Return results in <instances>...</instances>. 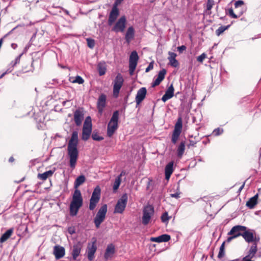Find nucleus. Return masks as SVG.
<instances>
[{
    "instance_id": "obj_18",
    "label": "nucleus",
    "mask_w": 261,
    "mask_h": 261,
    "mask_svg": "<svg viewBox=\"0 0 261 261\" xmlns=\"http://www.w3.org/2000/svg\"><path fill=\"white\" fill-rule=\"evenodd\" d=\"M53 254L56 259H59L65 255V248L62 246L56 245L54 247Z\"/></svg>"
},
{
    "instance_id": "obj_50",
    "label": "nucleus",
    "mask_w": 261,
    "mask_h": 261,
    "mask_svg": "<svg viewBox=\"0 0 261 261\" xmlns=\"http://www.w3.org/2000/svg\"><path fill=\"white\" fill-rule=\"evenodd\" d=\"M153 68V62H151V63H150L149 65H148V66L146 68L145 71L146 72H148L150 70L152 69Z\"/></svg>"
},
{
    "instance_id": "obj_17",
    "label": "nucleus",
    "mask_w": 261,
    "mask_h": 261,
    "mask_svg": "<svg viewBox=\"0 0 261 261\" xmlns=\"http://www.w3.org/2000/svg\"><path fill=\"white\" fill-rule=\"evenodd\" d=\"M82 247V243L80 242L74 244L71 252V255L74 260H76L80 255Z\"/></svg>"
},
{
    "instance_id": "obj_8",
    "label": "nucleus",
    "mask_w": 261,
    "mask_h": 261,
    "mask_svg": "<svg viewBox=\"0 0 261 261\" xmlns=\"http://www.w3.org/2000/svg\"><path fill=\"white\" fill-rule=\"evenodd\" d=\"M101 190L99 186H97L92 194L91 197L90 199L89 209L93 210L97 203L99 202L100 198Z\"/></svg>"
},
{
    "instance_id": "obj_16",
    "label": "nucleus",
    "mask_w": 261,
    "mask_h": 261,
    "mask_svg": "<svg viewBox=\"0 0 261 261\" xmlns=\"http://www.w3.org/2000/svg\"><path fill=\"white\" fill-rule=\"evenodd\" d=\"M146 93L147 90L145 87H142L138 90L135 97V101L137 105H140V103L145 99Z\"/></svg>"
},
{
    "instance_id": "obj_14",
    "label": "nucleus",
    "mask_w": 261,
    "mask_h": 261,
    "mask_svg": "<svg viewBox=\"0 0 261 261\" xmlns=\"http://www.w3.org/2000/svg\"><path fill=\"white\" fill-rule=\"evenodd\" d=\"M246 229V227L242 225H236L233 226L228 233V235H234L236 238L242 236L243 232Z\"/></svg>"
},
{
    "instance_id": "obj_25",
    "label": "nucleus",
    "mask_w": 261,
    "mask_h": 261,
    "mask_svg": "<svg viewBox=\"0 0 261 261\" xmlns=\"http://www.w3.org/2000/svg\"><path fill=\"white\" fill-rule=\"evenodd\" d=\"M171 239L169 235L164 234L158 237H152L150 238V241L154 242L161 243V242H167L169 241Z\"/></svg>"
},
{
    "instance_id": "obj_4",
    "label": "nucleus",
    "mask_w": 261,
    "mask_h": 261,
    "mask_svg": "<svg viewBox=\"0 0 261 261\" xmlns=\"http://www.w3.org/2000/svg\"><path fill=\"white\" fill-rule=\"evenodd\" d=\"M153 214L154 208L152 206L148 205L144 206L143 210V216L142 218V224L144 225L148 224Z\"/></svg>"
},
{
    "instance_id": "obj_28",
    "label": "nucleus",
    "mask_w": 261,
    "mask_h": 261,
    "mask_svg": "<svg viewBox=\"0 0 261 261\" xmlns=\"http://www.w3.org/2000/svg\"><path fill=\"white\" fill-rule=\"evenodd\" d=\"M169 56L168 58V59L169 61V64L171 66L176 67L178 66L179 63L177 60L176 59V57L177 56L176 54L174 53L169 51L168 53Z\"/></svg>"
},
{
    "instance_id": "obj_1",
    "label": "nucleus",
    "mask_w": 261,
    "mask_h": 261,
    "mask_svg": "<svg viewBox=\"0 0 261 261\" xmlns=\"http://www.w3.org/2000/svg\"><path fill=\"white\" fill-rule=\"evenodd\" d=\"M78 143V133L74 131L72 133L70 140L68 144V154L69 155L70 161V166L72 169L75 167L78 158V150L77 146Z\"/></svg>"
},
{
    "instance_id": "obj_38",
    "label": "nucleus",
    "mask_w": 261,
    "mask_h": 261,
    "mask_svg": "<svg viewBox=\"0 0 261 261\" xmlns=\"http://www.w3.org/2000/svg\"><path fill=\"white\" fill-rule=\"evenodd\" d=\"M237 12H238V14H236L233 12V11L232 8L229 9L228 10V13L229 15L231 17L233 18H237L239 17L243 14V11H239V12L237 11Z\"/></svg>"
},
{
    "instance_id": "obj_55",
    "label": "nucleus",
    "mask_w": 261,
    "mask_h": 261,
    "mask_svg": "<svg viewBox=\"0 0 261 261\" xmlns=\"http://www.w3.org/2000/svg\"><path fill=\"white\" fill-rule=\"evenodd\" d=\"M11 46L13 49H16L17 47V44L16 43H12Z\"/></svg>"
},
{
    "instance_id": "obj_24",
    "label": "nucleus",
    "mask_w": 261,
    "mask_h": 261,
    "mask_svg": "<svg viewBox=\"0 0 261 261\" xmlns=\"http://www.w3.org/2000/svg\"><path fill=\"white\" fill-rule=\"evenodd\" d=\"M115 252V248L114 245L112 244H109L105 253V259H108L112 258Z\"/></svg>"
},
{
    "instance_id": "obj_48",
    "label": "nucleus",
    "mask_w": 261,
    "mask_h": 261,
    "mask_svg": "<svg viewBox=\"0 0 261 261\" xmlns=\"http://www.w3.org/2000/svg\"><path fill=\"white\" fill-rule=\"evenodd\" d=\"M23 53L21 54L19 56H18L17 58H16L14 62H12V64H13V66H15L17 63H19L20 62V58L21 56L22 55Z\"/></svg>"
},
{
    "instance_id": "obj_47",
    "label": "nucleus",
    "mask_w": 261,
    "mask_h": 261,
    "mask_svg": "<svg viewBox=\"0 0 261 261\" xmlns=\"http://www.w3.org/2000/svg\"><path fill=\"white\" fill-rule=\"evenodd\" d=\"M92 138L94 140L96 141H100L103 139L102 137L99 136L97 134H93Z\"/></svg>"
},
{
    "instance_id": "obj_29",
    "label": "nucleus",
    "mask_w": 261,
    "mask_h": 261,
    "mask_svg": "<svg viewBox=\"0 0 261 261\" xmlns=\"http://www.w3.org/2000/svg\"><path fill=\"white\" fill-rule=\"evenodd\" d=\"M257 243H253L252 245L249 249L248 254L244 257H246L248 259H252L255 255L257 251Z\"/></svg>"
},
{
    "instance_id": "obj_39",
    "label": "nucleus",
    "mask_w": 261,
    "mask_h": 261,
    "mask_svg": "<svg viewBox=\"0 0 261 261\" xmlns=\"http://www.w3.org/2000/svg\"><path fill=\"white\" fill-rule=\"evenodd\" d=\"M225 242H223L220 248L219 252L218 255V257L219 258H222L225 255Z\"/></svg>"
},
{
    "instance_id": "obj_33",
    "label": "nucleus",
    "mask_w": 261,
    "mask_h": 261,
    "mask_svg": "<svg viewBox=\"0 0 261 261\" xmlns=\"http://www.w3.org/2000/svg\"><path fill=\"white\" fill-rule=\"evenodd\" d=\"M13 232V229L10 228L7 230L1 237L0 238V242L3 243L7 241L10 236L12 234Z\"/></svg>"
},
{
    "instance_id": "obj_37",
    "label": "nucleus",
    "mask_w": 261,
    "mask_h": 261,
    "mask_svg": "<svg viewBox=\"0 0 261 261\" xmlns=\"http://www.w3.org/2000/svg\"><path fill=\"white\" fill-rule=\"evenodd\" d=\"M185 149V143L182 142L179 145L177 148V155L181 158L184 154V151Z\"/></svg>"
},
{
    "instance_id": "obj_51",
    "label": "nucleus",
    "mask_w": 261,
    "mask_h": 261,
    "mask_svg": "<svg viewBox=\"0 0 261 261\" xmlns=\"http://www.w3.org/2000/svg\"><path fill=\"white\" fill-rule=\"evenodd\" d=\"M170 196L173 198H175L176 199L179 198L180 197V193L179 192H176L174 194H171Z\"/></svg>"
},
{
    "instance_id": "obj_41",
    "label": "nucleus",
    "mask_w": 261,
    "mask_h": 261,
    "mask_svg": "<svg viewBox=\"0 0 261 261\" xmlns=\"http://www.w3.org/2000/svg\"><path fill=\"white\" fill-rule=\"evenodd\" d=\"M229 25L227 26H221L216 31V34L217 36H220L222 33H223L225 30L228 29Z\"/></svg>"
},
{
    "instance_id": "obj_5",
    "label": "nucleus",
    "mask_w": 261,
    "mask_h": 261,
    "mask_svg": "<svg viewBox=\"0 0 261 261\" xmlns=\"http://www.w3.org/2000/svg\"><path fill=\"white\" fill-rule=\"evenodd\" d=\"M107 212V205L103 204L99 209L94 220L96 228H99L101 223L105 220Z\"/></svg>"
},
{
    "instance_id": "obj_22",
    "label": "nucleus",
    "mask_w": 261,
    "mask_h": 261,
    "mask_svg": "<svg viewBox=\"0 0 261 261\" xmlns=\"http://www.w3.org/2000/svg\"><path fill=\"white\" fill-rule=\"evenodd\" d=\"M174 87L171 85L165 92V94L162 97V100L166 102L168 99L171 98L174 95Z\"/></svg>"
},
{
    "instance_id": "obj_13",
    "label": "nucleus",
    "mask_w": 261,
    "mask_h": 261,
    "mask_svg": "<svg viewBox=\"0 0 261 261\" xmlns=\"http://www.w3.org/2000/svg\"><path fill=\"white\" fill-rule=\"evenodd\" d=\"M182 120L181 118L178 119L176 122L172 136V142L175 144L178 139L179 136L181 132L182 129Z\"/></svg>"
},
{
    "instance_id": "obj_46",
    "label": "nucleus",
    "mask_w": 261,
    "mask_h": 261,
    "mask_svg": "<svg viewBox=\"0 0 261 261\" xmlns=\"http://www.w3.org/2000/svg\"><path fill=\"white\" fill-rule=\"evenodd\" d=\"M223 129H221L220 128H217L214 130L213 133L214 135L217 136H219V135L222 134L223 133Z\"/></svg>"
},
{
    "instance_id": "obj_15",
    "label": "nucleus",
    "mask_w": 261,
    "mask_h": 261,
    "mask_svg": "<svg viewBox=\"0 0 261 261\" xmlns=\"http://www.w3.org/2000/svg\"><path fill=\"white\" fill-rule=\"evenodd\" d=\"M119 15V10L118 8H114L112 7V9L110 12L108 18V24L112 25L116 21L117 18Z\"/></svg>"
},
{
    "instance_id": "obj_35",
    "label": "nucleus",
    "mask_w": 261,
    "mask_h": 261,
    "mask_svg": "<svg viewBox=\"0 0 261 261\" xmlns=\"http://www.w3.org/2000/svg\"><path fill=\"white\" fill-rule=\"evenodd\" d=\"M53 173L54 171L51 170H49L42 174H38V177L40 179L44 180H46L48 177L51 176Z\"/></svg>"
},
{
    "instance_id": "obj_49",
    "label": "nucleus",
    "mask_w": 261,
    "mask_h": 261,
    "mask_svg": "<svg viewBox=\"0 0 261 261\" xmlns=\"http://www.w3.org/2000/svg\"><path fill=\"white\" fill-rule=\"evenodd\" d=\"M123 0H116L113 5V8H118V6L122 3Z\"/></svg>"
},
{
    "instance_id": "obj_30",
    "label": "nucleus",
    "mask_w": 261,
    "mask_h": 261,
    "mask_svg": "<svg viewBox=\"0 0 261 261\" xmlns=\"http://www.w3.org/2000/svg\"><path fill=\"white\" fill-rule=\"evenodd\" d=\"M258 194H256L253 197L250 198L246 202V206L250 209L253 208L257 203Z\"/></svg>"
},
{
    "instance_id": "obj_45",
    "label": "nucleus",
    "mask_w": 261,
    "mask_h": 261,
    "mask_svg": "<svg viewBox=\"0 0 261 261\" xmlns=\"http://www.w3.org/2000/svg\"><path fill=\"white\" fill-rule=\"evenodd\" d=\"M206 58V55L205 53H202L201 55L197 58V60L200 63H202L203 60Z\"/></svg>"
},
{
    "instance_id": "obj_59",
    "label": "nucleus",
    "mask_w": 261,
    "mask_h": 261,
    "mask_svg": "<svg viewBox=\"0 0 261 261\" xmlns=\"http://www.w3.org/2000/svg\"><path fill=\"white\" fill-rule=\"evenodd\" d=\"M155 0H150L151 3H153Z\"/></svg>"
},
{
    "instance_id": "obj_34",
    "label": "nucleus",
    "mask_w": 261,
    "mask_h": 261,
    "mask_svg": "<svg viewBox=\"0 0 261 261\" xmlns=\"http://www.w3.org/2000/svg\"><path fill=\"white\" fill-rule=\"evenodd\" d=\"M86 180V178L84 175H81L78 176L74 184V187L75 189H77L80 186L83 184Z\"/></svg>"
},
{
    "instance_id": "obj_32",
    "label": "nucleus",
    "mask_w": 261,
    "mask_h": 261,
    "mask_svg": "<svg viewBox=\"0 0 261 261\" xmlns=\"http://www.w3.org/2000/svg\"><path fill=\"white\" fill-rule=\"evenodd\" d=\"M235 9L237 11H243V13L245 10V7L244 6V3L242 0L237 1L234 3Z\"/></svg>"
},
{
    "instance_id": "obj_52",
    "label": "nucleus",
    "mask_w": 261,
    "mask_h": 261,
    "mask_svg": "<svg viewBox=\"0 0 261 261\" xmlns=\"http://www.w3.org/2000/svg\"><path fill=\"white\" fill-rule=\"evenodd\" d=\"M186 49V47L185 45H181L177 47V50L181 53L184 50H185Z\"/></svg>"
},
{
    "instance_id": "obj_61",
    "label": "nucleus",
    "mask_w": 261,
    "mask_h": 261,
    "mask_svg": "<svg viewBox=\"0 0 261 261\" xmlns=\"http://www.w3.org/2000/svg\"><path fill=\"white\" fill-rule=\"evenodd\" d=\"M27 47H25V49H24V52H26V51H27Z\"/></svg>"
},
{
    "instance_id": "obj_26",
    "label": "nucleus",
    "mask_w": 261,
    "mask_h": 261,
    "mask_svg": "<svg viewBox=\"0 0 261 261\" xmlns=\"http://www.w3.org/2000/svg\"><path fill=\"white\" fill-rule=\"evenodd\" d=\"M135 36V30L134 28L131 26L129 27L126 32L125 35V39L126 41L129 43L130 42L134 39Z\"/></svg>"
},
{
    "instance_id": "obj_44",
    "label": "nucleus",
    "mask_w": 261,
    "mask_h": 261,
    "mask_svg": "<svg viewBox=\"0 0 261 261\" xmlns=\"http://www.w3.org/2000/svg\"><path fill=\"white\" fill-rule=\"evenodd\" d=\"M87 41L88 46L90 48H92L94 46L95 42H94V40H93L92 39L88 38V39H87Z\"/></svg>"
},
{
    "instance_id": "obj_19",
    "label": "nucleus",
    "mask_w": 261,
    "mask_h": 261,
    "mask_svg": "<svg viewBox=\"0 0 261 261\" xmlns=\"http://www.w3.org/2000/svg\"><path fill=\"white\" fill-rule=\"evenodd\" d=\"M97 247L95 244V241L91 244H89L87 247L88 258L89 260H92L94 258V254L96 251Z\"/></svg>"
},
{
    "instance_id": "obj_36",
    "label": "nucleus",
    "mask_w": 261,
    "mask_h": 261,
    "mask_svg": "<svg viewBox=\"0 0 261 261\" xmlns=\"http://www.w3.org/2000/svg\"><path fill=\"white\" fill-rule=\"evenodd\" d=\"M97 69L100 75H103L106 73V67L103 63H99L97 66Z\"/></svg>"
},
{
    "instance_id": "obj_6",
    "label": "nucleus",
    "mask_w": 261,
    "mask_h": 261,
    "mask_svg": "<svg viewBox=\"0 0 261 261\" xmlns=\"http://www.w3.org/2000/svg\"><path fill=\"white\" fill-rule=\"evenodd\" d=\"M242 237L247 243H258L260 240V238L256 235L254 230L248 229L247 228L243 232Z\"/></svg>"
},
{
    "instance_id": "obj_42",
    "label": "nucleus",
    "mask_w": 261,
    "mask_h": 261,
    "mask_svg": "<svg viewBox=\"0 0 261 261\" xmlns=\"http://www.w3.org/2000/svg\"><path fill=\"white\" fill-rule=\"evenodd\" d=\"M70 81L72 83H78L79 84H82L84 82L83 79L79 75H77L73 80H70Z\"/></svg>"
},
{
    "instance_id": "obj_23",
    "label": "nucleus",
    "mask_w": 261,
    "mask_h": 261,
    "mask_svg": "<svg viewBox=\"0 0 261 261\" xmlns=\"http://www.w3.org/2000/svg\"><path fill=\"white\" fill-rule=\"evenodd\" d=\"M173 165L174 162L171 161L169 162L165 167V178L167 180L169 179L171 174L173 172Z\"/></svg>"
},
{
    "instance_id": "obj_10",
    "label": "nucleus",
    "mask_w": 261,
    "mask_h": 261,
    "mask_svg": "<svg viewBox=\"0 0 261 261\" xmlns=\"http://www.w3.org/2000/svg\"><path fill=\"white\" fill-rule=\"evenodd\" d=\"M126 25V18L125 16H121L116 22L112 29V31L116 33L123 32Z\"/></svg>"
},
{
    "instance_id": "obj_31",
    "label": "nucleus",
    "mask_w": 261,
    "mask_h": 261,
    "mask_svg": "<svg viewBox=\"0 0 261 261\" xmlns=\"http://www.w3.org/2000/svg\"><path fill=\"white\" fill-rule=\"evenodd\" d=\"M125 174V172L124 171H122L119 175H118L115 179L114 185L113 187V189L114 192L116 191L121 183V177Z\"/></svg>"
},
{
    "instance_id": "obj_56",
    "label": "nucleus",
    "mask_w": 261,
    "mask_h": 261,
    "mask_svg": "<svg viewBox=\"0 0 261 261\" xmlns=\"http://www.w3.org/2000/svg\"><path fill=\"white\" fill-rule=\"evenodd\" d=\"M242 261H253L251 259L247 258L246 257H243Z\"/></svg>"
},
{
    "instance_id": "obj_53",
    "label": "nucleus",
    "mask_w": 261,
    "mask_h": 261,
    "mask_svg": "<svg viewBox=\"0 0 261 261\" xmlns=\"http://www.w3.org/2000/svg\"><path fill=\"white\" fill-rule=\"evenodd\" d=\"M231 237H229L227 238V242H230L231 240L236 238L234 235H231Z\"/></svg>"
},
{
    "instance_id": "obj_57",
    "label": "nucleus",
    "mask_w": 261,
    "mask_h": 261,
    "mask_svg": "<svg viewBox=\"0 0 261 261\" xmlns=\"http://www.w3.org/2000/svg\"><path fill=\"white\" fill-rule=\"evenodd\" d=\"M7 71H6V72H5L3 73V74L0 76V79H2V77H3L5 76V75L6 74H7Z\"/></svg>"
},
{
    "instance_id": "obj_27",
    "label": "nucleus",
    "mask_w": 261,
    "mask_h": 261,
    "mask_svg": "<svg viewBox=\"0 0 261 261\" xmlns=\"http://www.w3.org/2000/svg\"><path fill=\"white\" fill-rule=\"evenodd\" d=\"M166 73V71L165 69H163L162 70H161L158 73L157 78L153 82L152 86L155 87L156 86L159 85L161 83V82L164 79Z\"/></svg>"
},
{
    "instance_id": "obj_11",
    "label": "nucleus",
    "mask_w": 261,
    "mask_h": 261,
    "mask_svg": "<svg viewBox=\"0 0 261 261\" xmlns=\"http://www.w3.org/2000/svg\"><path fill=\"white\" fill-rule=\"evenodd\" d=\"M139 57L136 51L132 52L129 59V72L130 75L134 74L137 65Z\"/></svg>"
},
{
    "instance_id": "obj_60",
    "label": "nucleus",
    "mask_w": 261,
    "mask_h": 261,
    "mask_svg": "<svg viewBox=\"0 0 261 261\" xmlns=\"http://www.w3.org/2000/svg\"><path fill=\"white\" fill-rule=\"evenodd\" d=\"M244 187V185L242 186V187L240 188V190H242Z\"/></svg>"
},
{
    "instance_id": "obj_54",
    "label": "nucleus",
    "mask_w": 261,
    "mask_h": 261,
    "mask_svg": "<svg viewBox=\"0 0 261 261\" xmlns=\"http://www.w3.org/2000/svg\"><path fill=\"white\" fill-rule=\"evenodd\" d=\"M68 232L70 234H73V233H74V230H73V228H70L68 229Z\"/></svg>"
},
{
    "instance_id": "obj_43",
    "label": "nucleus",
    "mask_w": 261,
    "mask_h": 261,
    "mask_svg": "<svg viewBox=\"0 0 261 261\" xmlns=\"http://www.w3.org/2000/svg\"><path fill=\"white\" fill-rule=\"evenodd\" d=\"M169 219V217H168V213L167 212L164 213L161 216L162 221L164 223H167Z\"/></svg>"
},
{
    "instance_id": "obj_21",
    "label": "nucleus",
    "mask_w": 261,
    "mask_h": 261,
    "mask_svg": "<svg viewBox=\"0 0 261 261\" xmlns=\"http://www.w3.org/2000/svg\"><path fill=\"white\" fill-rule=\"evenodd\" d=\"M84 119V114L80 110H76L74 113V120L77 126L81 125Z\"/></svg>"
},
{
    "instance_id": "obj_20",
    "label": "nucleus",
    "mask_w": 261,
    "mask_h": 261,
    "mask_svg": "<svg viewBox=\"0 0 261 261\" xmlns=\"http://www.w3.org/2000/svg\"><path fill=\"white\" fill-rule=\"evenodd\" d=\"M106 96L104 94H101L97 100V108L98 110V112L100 114H102L103 109L106 106Z\"/></svg>"
},
{
    "instance_id": "obj_9",
    "label": "nucleus",
    "mask_w": 261,
    "mask_h": 261,
    "mask_svg": "<svg viewBox=\"0 0 261 261\" xmlns=\"http://www.w3.org/2000/svg\"><path fill=\"white\" fill-rule=\"evenodd\" d=\"M92 132V123L91 118L88 116L87 117L84 123L83 132H82V139L83 140H87Z\"/></svg>"
},
{
    "instance_id": "obj_58",
    "label": "nucleus",
    "mask_w": 261,
    "mask_h": 261,
    "mask_svg": "<svg viewBox=\"0 0 261 261\" xmlns=\"http://www.w3.org/2000/svg\"><path fill=\"white\" fill-rule=\"evenodd\" d=\"M14 160V158L13 157H10L9 161L10 162H12Z\"/></svg>"
},
{
    "instance_id": "obj_2",
    "label": "nucleus",
    "mask_w": 261,
    "mask_h": 261,
    "mask_svg": "<svg viewBox=\"0 0 261 261\" xmlns=\"http://www.w3.org/2000/svg\"><path fill=\"white\" fill-rule=\"evenodd\" d=\"M83 202L81 191L76 189L72 196V201L70 204V214L72 216H76Z\"/></svg>"
},
{
    "instance_id": "obj_12",
    "label": "nucleus",
    "mask_w": 261,
    "mask_h": 261,
    "mask_svg": "<svg viewBox=\"0 0 261 261\" xmlns=\"http://www.w3.org/2000/svg\"><path fill=\"white\" fill-rule=\"evenodd\" d=\"M123 82L124 80L122 75L120 73H118L114 81L113 95L115 97H117L118 96Z\"/></svg>"
},
{
    "instance_id": "obj_7",
    "label": "nucleus",
    "mask_w": 261,
    "mask_h": 261,
    "mask_svg": "<svg viewBox=\"0 0 261 261\" xmlns=\"http://www.w3.org/2000/svg\"><path fill=\"white\" fill-rule=\"evenodd\" d=\"M127 195L125 193L118 200L114 209V213L122 214L124 212L127 202Z\"/></svg>"
},
{
    "instance_id": "obj_40",
    "label": "nucleus",
    "mask_w": 261,
    "mask_h": 261,
    "mask_svg": "<svg viewBox=\"0 0 261 261\" xmlns=\"http://www.w3.org/2000/svg\"><path fill=\"white\" fill-rule=\"evenodd\" d=\"M215 4L214 0H207L206 4V11H208V14L211 13V10Z\"/></svg>"
},
{
    "instance_id": "obj_3",
    "label": "nucleus",
    "mask_w": 261,
    "mask_h": 261,
    "mask_svg": "<svg viewBox=\"0 0 261 261\" xmlns=\"http://www.w3.org/2000/svg\"><path fill=\"white\" fill-rule=\"evenodd\" d=\"M119 119V112L115 111L108 124L107 135L111 137L118 128V122Z\"/></svg>"
}]
</instances>
